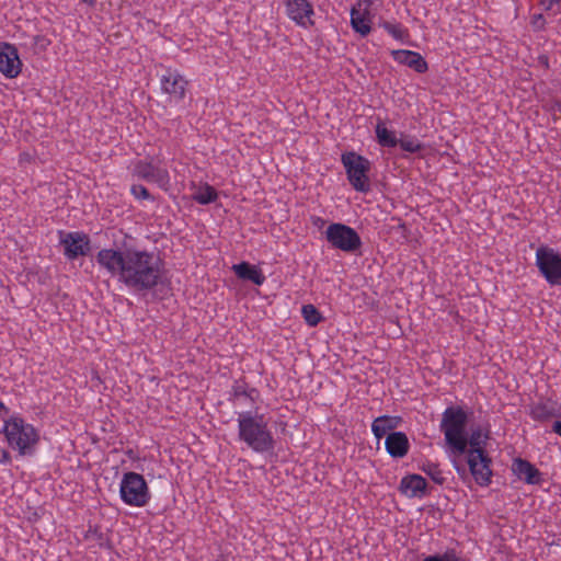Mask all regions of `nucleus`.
I'll use <instances>...</instances> for the list:
<instances>
[{
    "instance_id": "nucleus-1",
    "label": "nucleus",
    "mask_w": 561,
    "mask_h": 561,
    "mask_svg": "<svg viewBox=\"0 0 561 561\" xmlns=\"http://www.w3.org/2000/svg\"><path fill=\"white\" fill-rule=\"evenodd\" d=\"M440 431L450 454L459 457L466 454L469 471L480 486L492 481L491 458L485 446L491 436L488 422L468 423V414L460 407H449L442 415Z\"/></svg>"
},
{
    "instance_id": "nucleus-2",
    "label": "nucleus",
    "mask_w": 561,
    "mask_h": 561,
    "mask_svg": "<svg viewBox=\"0 0 561 561\" xmlns=\"http://www.w3.org/2000/svg\"><path fill=\"white\" fill-rule=\"evenodd\" d=\"M95 262L100 271L135 291L153 289L164 275V263L159 254L136 247L101 249Z\"/></svg>"
},
{
    "instance_id": "nucleus-3",
    "label": "nucleus",
    "mask_w": 561,
    "mask_h": 561,
    "mask_svg": "<svg viewBox=\"0 0 561 561\" xmlns=\"http://www.w3.org/2000/svg\"><path fill=\"white\" fill-rule=\"evenodd\" d=\"M238 436L255 453L272 451L275 447L268 421L263 414L251 411L240 412L237 416Z\"/></svg>"
},
{
    "instance_id": "nucleus-4",
    "label": "nucleus",
    "mask_w": 561,
    "mask_h": 561,
    "mask_svg": "<svg viewBox=\"0 0 561 561\" xmlns=\"http://www.w3.org/2000/svg\"><path fill=\"white\" fill-rule=\"evenodd\" d=\"M1 433L8 447L21 457L34 455L41 440L39 430L18 413L3 420Z\"/></svg>"
},
{
    "instance_id": "nucleus-5",
    "label": "nucleus",
    "mask_w": 561,
    "mask_h": 561,
    "mask_svg": "<svg viewBox=\"0 0 561 561\" xmlns=\"http://www.w3.org/2000/svg\"><path fill=\"white\" fill-rule=\"evenodd\" d=\"M119 497L128 506H146L151 496L145 478L134 471L125 472L119 482Z\"/></svg>"
},
{
    "instance_id": "nucleus-6",
    "label": "nucleus",
    "mask_w": 561,
    "mask_h": 561,
    "mask_svg": "<svg viewBox=\"0 0 561 561\" xmlns=\"http://www.w3.org/2000/svg\"><path fill=\"white\" fill-rule=\"evenodd\" d=\"M341 162L352 187L357 192L367 193L370 188L369 160L355 151H346L342 153Z\"/></svg>"
},
{
    "instance_id": "nucleus-7",
    "label": "nucleus",
    "mask_w": 561,
    "mask_h": 561,
    "mask_svg": "<svg viewBox=\"0 0 561 561\" xmlns=\"http://www.w3.org/2000/svg\"><path fill=\"white\" fill-rule=\"evenodd\" d=\"M131 173L134 176L148 183L156 184L158 187L167 191L170 186V174L168 169L162 165L158 158H146L136 161L133 164Z\"/></svg>"
},
{
    "instance_id": "nucleus-8",
    "label": "nucleus",
    "mask_w": 561,
    "mask_h": 561,
    "mask_svg": "<svg viewBox=\"0 0 561 561\" xmlns=\"http://www.w3.org/2000/svg\"><path fill=\"white\" fill-rule=\"evenodd\" d=\"M536 266L549 285H561V253L558 250L540 245L536 250Z\"/></svg>"
},
{
    "instance_id": "nucleus-9",
    "label": "nucleus",
    "mask_w": 561,
    "mask_h": 561,
    "mask_svg": "<svg viewBox=\"0 0 561 561\" xmlns=\"http://www.w3.org/2000/svg\"><path fill=\"white\" fill-rule=\"evenodd\" d=\"M325 238L334 249L346 253L356 252L362 247V239L357 231L341 222L329 225L325 230Z\"/></svg>"
},
{
    "instance_id": "nucleus-10",
    "label": "nucleus",
    "mask_w": 561,
    "mask_h": 561,
    "mask_svg": "<svg viewBox=\"0 0 561 561\" xmlns=\"http://www.w3.org/2000/svg\"><path fill=\"white\" fill-rule=\"evenodd\" d=\"M59 243L64 247V254L68 260L84 256L90 251V238L80 231H58Z\"/></svg>"
},
{
    "instance_id": "nucleus-11",
    "label": "nucleus",
    "mask_w": 561,
    "mask_h": 561,
    "mask_svg": "<svg viewBox=\"0 0 561 561\" xmlns=\"http://www.w3.org/2000/svg\"><path fill=\"white\" fill-rule=\"evenodd\" d=\"M286 15L297 26L310 28L314 25V9L309 0H285Z\"/></svg>"
},
{
    "instance_id": "nucleus-12",
    "label": "nucleus",
    "mask_w": 561,
    "mask_h": 561,
    "mask_svg": "<svg viewBox=\"0 0 561 561\" xmlns=\"http://www.w3.org/2000/svg\"><path fill=\"white\" fill-rule=\"evenodd\" d=\"M374 0H358L351 9V26L360 36H367L371 31V5Z\"/></svg>"
},
{
    "instance_id": "nucleus-13",
    "label": "nucleus",
    "mask_w": 561,
    "mask_h": 561,
    "mask_svg": "<svg viewBox=\"0 0 561 561\" xmlns=\"http://www.w3.org/2000/svg\"><path fill=\"white\" fill-rule=\"evenodd\" d=\"M22 66L16 47L10 43H0V72L8 79H14L21 73Z\"/></svg>"
},
{
    "instance_id": "nucleus-14",
    "label": "nucleus",
    "mask_w": 561,
    "mask_h": 561,
    "mask_svg": "<svg viewBox=\"0 0 561 561\" xmlns=\"http://www.w3.org/2000/svg\"><path fill=\"white\" fill-rule=\"evenodd\" d=\"M161 89L170 96L171 101L179 102L184 99L187 81L176 70H167L160 79Z\"/></svg>"
},
{
    "instance_id": "nucleus-15",
    "label": "nucleus",
    "mask_w": 561,
    "mask_h": 561,
    "mask_svg": "<svg viewBox=\"0 0 561 561\" xmlns=\"http://www.w3.org/2000/svg\"><path fill=\"white\" fill-rule=\"evenodd\" d=\"M512 471L526 484L539 485L543 482V474L528 460L515 458L512 462Z\"/></svg>"
},
{
    "instance_id": "nucleus-16",
    "label": "nucleus",
    "mask_w": 561,
    "mask_h": 561,
    "mask_svg": "<svg viewBox=\"0 0 561 561\" xmlns=\"http://www.w3.org/2000/svg\"><path fill=\"white\" fill-rule=\"evenodd\" d=\"M399 490L405 497L422 499L426 494L427 482L420 474H408L401 479Z\"/></svg>"
},
{
    "instance_id": "nucleus-17",
    "label": "nucleus",
    "mask_w": 561,
    "mask_h": 561,
    "mask_svg": "<svg viewBox=\"0 0 561 561\" xmlns=\"http://www.w3.org/2000/svg\"><path fill=\"white\" fill-rule=\"evenodd\" d=\"M394 61L404 65L419 73L427 71L428 66L422 55L414 50L397 49L391 51Z\"/></svg>"
},
{
    "instance_id": "nucleus-18",
    "label": "nucleus",
    "mask_w": 561,
    "mask_h": 561,
    "mask_svg": "<svg viewBox=\"0 0 561 561\" xmlns=\"http://www.w3.org/2000/svg\"><path fill=\"white\" fill-rule=\"evenodd\" d=\"M385 447L392 458H402L408 454L410 444L404 433L392 432L386 437Z\"/></svg>"
},
{
    "instance_id": "nucleus-19",
    "label": "nucleus",
    "mask_w": 561,
    "mask_h": 561,
    "mask_svg": "<svg viewBox=\"0 0 561 561\" xmlns=\"http://www.w3.org/2000/svg\"><path fill=\"white\" fill-rule=\"evenodd\" d=\"M232 271L239 278L243 280H250L256 286L263 285L266 279L262 270L259 266L252 265L248 262L233 264Z\"/></svg>"
},
{
    "instance_id": "nucleus-20",
    "label": "nucleus",
    "mask_w": 561,
    "mask_h": 561,
    "mask_svg": "<svg viewBox=\"0 0 561 561\" xmlns=\"http://www.w3.org/2000/svg\"><path fill=\"white\" fill-rule=\"evenodd\" d=\"M375 134L378 144L381 147L394 148L399 144L397 133L387 127L386 123L378 121L375 126Z\"/></svg>"
},
{
    "instance_id": "nucleus-21",
    "label": "nucleus",
    "mask_w": 561,
    "mask_h": 561,
    "mask_svg": "<svg viewBox=\"0 0 561 561\" xmlns=\"http://www.w3.org/2000/svg\"><path fill=\"white\" fill-rule=\"evenodd\" d=\"M394 427H397V420L394 417L383 415L374 420L371 424V432L379 440Z\"/></svg>"
},
{
    "instance_id": "nucleus-22",
    "label": "nucleus",
    "mask_w": 561,
    "mask_h": 561,
    "mask_svg": "<svg viewBox=\"0 0 561 561\" xmlns=\"http://www.w3.org/2000/svg\"><path fill=\"white\" fill-rule=\"evenodd\" d=\"M218 197L216 190L208 185L204 184L196 188L193 194V199L201 205H207L215 202Z\"/></svg>"
},
{
    "instance_id": "nucleus-23",
    "label": "nucleus",
    "mask_w": 561,
    "mask_h": 561,
    "mask_svg": "<svg viewBox=\"0 0 561 561\" xmlns=\"http://www.w3.org/2000/svg\"><path fill=\"white\" fill-rule=\"evenodd\" d=\"M301 313H302L305 321L310 327H316L322 320L320 312L313 305L302 306Z\"/></svg>"
},
{
    "instance_id": "nucleus-24",
    "label": "nucleus",
    "mask_w": 561,
    "mask_h": 561,
    "mask_svg": "<svg viewBox=\"0 0 561 561\" xmlns=\"http://www.w3.org/2000/svg\"><path fill=\"white\" fill-rule=\"evenodd\" d=\"M382 27L397 41L402 42L408 37V30L400 23L385 22Z\"/></svg>"
},
{
    "instance_id": "nucleus-25",
    "label": "nucleus",
    "mask_w": 561,
    "mask_h": 561,
    "mask_svg": "<svg viewBox=\"0 0 561 561\" xmlns=\"http://www.w3.org/2000/svg\"><path fill=\"white\" fill-rule=\"evenodd\" d=\"M398 146H400V148L403 151H407L410 153L419 152L423 147L419 139H416L415 137H410V136L400 138Z\"/></svg>"
},
{
    "instance_id": "nucleus-26",
    "label": "nucleus",
    "mask_w": 561,
    "mask_h": 561,
    "mask_svg": "<svg viewBox=\"0 0 561 561\" xmlns=\"http://www.w3.org/2000/svg\"><path fill=\"white\" fill-rule=\"evenodd\" d=\"M423 561H465L455 551H446L442 554L428 556Z\"/></svg>"
},
{
    "instance_id": "nucleus-27",
    "label": "nucleus",
    "mask_w": 561,
    "mask_h": 561,
    "mask_svg": "<svg viewBox=\"0 0 561 561\" xmlns=\"http://www.w3.org/2000/svg\"><path fill=\"white\" fill-rule=\"evenodd\" d=\"M130 193L137 199H152L148 190L141 184L131 185Z\"/></svg>"
},
{
    "instance_id": "nucleus-28",
    "label": "nucleus",
    "mask_w": 561,
    "mask_h": 561,
    "mask_svg": "<svg viewBox=\"0 0 561 561\" xmlns=\"http://www.w3.org/2000/svg\"><path fill=\"white\" fill-rule=\"evenodd\" d=\"M551 415L549 411H547L545 405L538 404L533 408L531 416L535 420H546Z\"/></svg>"
},
{
    "instance_id": "nucleus-29",
    "label": "nucleus",
    "mask_w": 561,
    "mask_h": 561,
    "mask_svg": "<svg viewBox=\"0 0 561 561\" xmlns=\"http://www.w3.org/2000/svg\"><path fill=\"white\" fill-rule=\"evenodd\" d=\"M50 44V41L43 36V35H36L34 37V45L41 49V50H45Z\"/></svg>"
},
{
    "instance_id": "nucleus-30",
    "label": "nucleus",
    "mask_w": 561,
    "mask_h": 561,
    "mask_svg": "<svg viewBox=\"0 0 561 561\" xmlns=\"http://www.w3.org/2000/svg\"><path fill=\"white\" fill-rule=\"evenodd\" d=\"M11 462L10 453L0 446V463L8 465Z\"/></svg>"
},
{
    "instance_id": "nucleus-31",
    "label": "nucleus",
    "mask_w": 561,
    "mask_h": 561,
    "mask_svg": "<svg viewBox=\"0 0 561 561\" xmlns=\"http://www.w3.org/2000/svg\"><path fill=\"white\" fill-rule=\"evenodd\" d=\"M311 222L313 226L318 227V228H321L324 226L325 221L323 218L319 217V216H312L311 217Z\"/></svg>"
},
{
    "instance_id": "nucleus-32",
    "label": "nucleus",
    "mask_w": 561,
    "mask_h": 561,
    "mask_svg": "<svg viewBox=\"0 0 561 561\" xmlns=\"http://www.w3.org/2000/svg\"><path fill=\"white\" fill-rule=\"evenodd\" d=\"M552 431L561 437V421H556L553 423Z\"/></svg>"
},
{
    "instance_id": "nucleus-33",
    "label": "nucleus",
    "mask_w": 561,
    "mask_h": 561,
    "mask_svg": "<svg viewBox=\"0 0 561 561\" xmlns=\"http://www.w3.org/2000/svg\"><path fill=\"white\" fill-rule=\"evenodd\" d=\"M454 467L456 469V471L459 473V474H465L466 473V469L463 466H460V465H457L456 462L454 463Z\"/></svg>"
},
{
    "instance_id": "nucleus-34",
    "label": "nucleus",
    "mask_w": 561,
    "mask_h": 561,
    "mask_svg": "<svg viewBox=\"0 0 561 561\" xmlns=\"http://www.w3.org/2000/svg\"><path fill=\"white\" fill-rule=\"evenodd\" d=\"M0 409L1 410H7V408H5V405H4V403L2 401H0Z\"/></svg>"
}]
</instances>
